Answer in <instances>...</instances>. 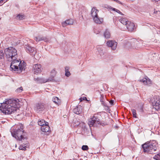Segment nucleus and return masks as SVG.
<instances>
[{"mask_svg": "<svg viewBox=\"0 0 160 160\" xmlns=\"http://www.w3.org/2000/svg\"><path fill=\"white\" fill-rule=\"evenodd\" d=\"M24 16L23 15H18L17 17V18L20 20H22L24 18Z\"/></svg>", "mask_w": 160, "mask_h": 160, "instance_id": "34", "label": "nucleus"}, {"mask_svg": "<svg viewBox=\"0 0 160 160\" xmlns=\"http://www.w3.org/2000/svg\"><path fill=\"white\" fill-rule=\"evenodd\" d=\"M41 66L40 64H37L33 66V72L34 74H38L42 71Z\"/></svg>", "mask_w": 160, "mask_h": 160, "instance_id": "11", "label": "nucleus"}, {"mask_svg": "<svg viewBox=\"0 0 160 160\" xmlns=\"http://www.w3.org/2000/svg\"><path fill=\"white\" fill-rule=\"evenodd\" d=\"M25 49L26 52L29 53L31 55L34 56L36 53V50L35 49L29 45L26 46Z\"/></svg>", "mask_w": 160, "mask_h": 160, "instance_id": "12", "label": "nucleus"}, {"mask_svg": "<svg viewBox=\"0 0 160 160\" xmlns=\"http://www.w3.org/2000/svg\"><path fill=\"white\" fill-rule=\"evenodd\" d=\"M34 39L36 42H39L41 41H44L46 42L47 41V39L45 37H42L40 35L35 37Z\"/></svg>", "mask_w": 160, "mask_h": 160, "instance_id": "18", "label": "nucleus"}, {"mask_svg": "<svg viewBox=\"0 0 160 160\" xmlns=\"http://www.w3.org/2000/svg\"><path fill=\"white\" fill-rule=\"evenodd\" d=\"M106 44L108 47L111 48L113 50L116 49L117 46V42L112 40H108Z\"/></svg>", "mask_w": 160, "mask_h": 160, "instance_id": "10", "label": "nucleus"}, {"mask_svg": "<svg viewBox=\"0 0 160 160\" xmlns=\"http://www.w3.org/2000/svg\"><path fill=\"white\" fill-rule=\"evenodd\" d=\"M52 101L56 104L59 105L60 104L61 100L59 98L56 97L54 96L52 97Z\"/></svg>", "mask_w": 160, "mask_h": 160, "instance_id": "21", "label": "nucleus"}, {"mask_svg": "<svg viewBox=\"0 0 160 160\" xmlns=\"http://www.w3.org/2000/svg\"><path fill=\"white\" fill-rule=\"evenodd\" d=\"M57 72L55 69H53L51 71L50 77L48 79H44L42 78H37L36 79L37 82L39 83H45L49 81H53L54 79V78Z\"/></svg>", "mask_w": 160, "mask_h": 160, "instance_id": "6", "label": "nucleus"}, {"mask_svg": "<svg viewBox=\"0 0 160 160\" xmlns=\"http://www.w3.org/2000/svg\"><path fill=\"white\" fill-rule=\"evenodd\" d=\"M98 10L94 8H92L91 12V15L92 18H93L98 16Z\"/></svg>", "mask_w": 160, "mask_h": 160, "instance_id": "17", "label": "nucleus"}, {"mask_svg": "<svg viewBox=\"0 0 160 160\" xmlns=\"http://www.w3.org/2000/svg\"><path fill=\"white\" fill-rule=\"evenodd\" d=\"M94 32L96 34H98L100 32V31L98 28H94Z\"/></svg>", "mask_w": 160, "mask_h": 160, "instance_id": "31", "label": "nucleus"}, {"mask_svg": "<svg viewBox=\"0 0 160 160\" xmlns=\"http://www.w3.org/2000/svg\"><path fill=\"white\" fill-rule=\"evenodd\" d=\"M69 68L68 67H66L65 68V75L67 77H69L70 75V73L69 72Z\"/></svg>", "mask_w": 160, "mask_h": 160, "instance_id": "26", "label": "nucleus"}, {"mask_svg": "<svg viewBox=\"0 0 160 160\" xmlns=\"http://www.w3.org/2000/svg\"><path fill=\"white\" fill-rule=\"evenodd\" d=\"M103 36L105 38L108 39L110 38L111 37V34L109 30L106 29L103 33Z\"/></svg>", "mask_w": 160, "mask_h": 160, "instance_id": "22", "label": "nucleus"}, {"mask_svg": "<svg viewBox=\"0 0 160 160\" xmlns=\"http://www.w3.org/2000/svg\"><path fill=\"white\" fill-rule=\"evenodd\" d=\"M45 109V104L43 103L38 102L35 104L34 111L37 113H42Z\"/></svg>", "mask_w": 160, "mask_h": 160, "instance_id": "9", "label": "nucleus"}, {"mask_svg": "<svg viewBox=\"0 0 160 160\" xmlns=\"http://www.w3.org/2000/svg\"><path fill=\"white\" fill-rule=\"evenodd\" d=\"M120 21L123 24L126 25L127 24L128 22V21L126 18H121L120 19Z\"/></svg>", "mask_w": 160, "mask_h": 160, "instance_id": "25", "label": "nucleus"}, {"mask_svg": "<svg viewBox=\"0 0 160 160\" xmlns=\"http://www.w3.org/2000/svg\"><path fill=\"white\" fill-rule=\"evenodd\" d=\"M114 100H111L110 101H109V103L111 105H113Z\"/></svg>", "mask_w": 160, "mask_h": 160, "instance_id": "38", "label": "nucleus"}, {"mask_svg": "<svg viewBox=\"0 0 160 160\" xmlns=\"http://www.w3.org/2000/svg\"><path fill=\"white\" fill-rule=\"evenodd\" d=\"M102 98V97H100V102H101L102 104V105L103 106H104L105 107H106L107 108H108V107L107 105V103L104 101V100H102V98Z\"/></svg>", "mask_w": 160, "mask_h": 160, "instance_id": "28", "label": "nucleus"}, {"mask_svg": "<svg viewBox=\"0 0 160 160\" xmlns=\"http://www.w3.org/2000/svg\"><path fill=\"white\" fill-rule=\"evenodd\" d=\"M5 54L8 61L11 62L12 59L17 58L18 57L17 51L12 47H9L4 50Z\"/></svg>", "mask_w": 160, "mask_h": 160, "instance_id": "5", "label": "nucleus"}, {"mask_svg": "<svg viewBox=\"0 0 160 160\" xmlns=\"http://www.w3.org/2000/svg\"><path fill=\"white\" fill-rule=\"evenodd\" d=\"M73 112L77 114H79L82 112V107L81 105H78L73 109Z\"/></svg>", "mask_w": 160, "mask_h": 160, "instance_id": "15", "label": "nucleus"}, {"mask_svg": "<svg viewBox=\"0 0 160 160\" xmlns=\"http://www.w3.org/2000/svg\"><path fill=\"white\" fill-rule=\"evenodd\" d=\"M12 136L19 141L27 140V136L23 130V126L18 124L16 126L12 127L11 130Z\"/></svg>", "mask_w": 160, "mask_h": 160, "instance_id": "2", "label": "nucleus"}, {"mask_svg": "<svg viewBox=\"0 0 160 160\" xmlns=\"http://www.w3.org/2000/svg\"><path fill=\"white\" fill-rule=\"evenodd\" d=\"M139 81L142 82L145 85L150 86L152 84V81L147 77H145L144 78L140 80Z\"/></svg>", "mask_w": 160, "mask_h": 160, "instance_id": "13", "label": "nucleus"}, {"mask_svg": "<svg viewBox=\"0 0 160 160\" xmlns=\"http://www.w3.org/2000/svg\"><path fill=\"white\" fill-rule=\"evenodd\" d=\"M153 108L157 110L160 109V96H154L152 100Z\"/></svg>", "mask_w": 160, "mask_h": 160, "instance_id": "8", "label": "nucleus"}, {"mask_svg": "<svg viewBox=\"0 0 160 160\" xmlns=\"http://www.w3.org/2000/svg\"><path fill=\"white\" fill-rule=\"evenodd\" d=\"M133 117L135 118H137L136 111L134 109H132L131 110Z\"/></svg>", "mask_w": 160, "mask_h": 160, "instance_id": "30", "label": "nucleus"}, {"mask_svg": "<svg viewBox=\"0 0 160 160\" xmlns=\"http://www.w3.org/2000/svg\"><path fill=\"white\" fill-rule=\"evenodd\" d=\"M3 57V53L2 51H0V59H2Z\"/></svg>", "mask_w": 160, "mask_h": 160, "instance_id": "36", "label": "nucleus"}, {"mask_svg": "<svg viewBox=\"0 0 160 160\" xmlns=\"http://www.w3.org/2000/svg\"><path fill=\"white\" fill-rule=\"evenodd\" d=\"M78 125L80 127H82V128L84 129L86 128V124L83 122H81Z\"/></svg>", "mask_w": 160, "mask_h": 160, "instance_id": "29", "label": "nucleus"}, {"mask_svg": "<svg viewBox=\"0 0 160 160\" xmlns=\"http://www.w3.org/2000/svg\"><path fill=\"white\" fill-rule=\"evenodd\" d=\"M23 91V88L22 87H21L19 88H17L16 90V92H21Z\"/></svg>", "mask_w": 160, "mask_h": 160, "instance_id": "32", "label": "nucleus"}, {"mask_svg": "<svg viewBox=\"0 0 160 160\" xmlns=\"http://www.w3.org/2000/svg\"><path fill=\"white\" fill-rule=\"evenodd\" d=\"M155 141L147 142L142 145L144 152L155 154L158 150Z\"/></svg>", "mask_w": 160, "mask_h": 160, "instance_id": "4", "label": "nucleus"}, {"mask_svg": "<svg viewBox=\"0 0 160 160\" xmlns=\"http://www.w3.org/2000/svg\"><path fill=\"white\" fill-rule=\"evenodd\" d=\"M82 149L83 150H87L88 149V147L87 145H83L82 146Z\"/></svg>", "mask_w": 160, "mask_h": 160, "instance_id": "33", "label": "nucleus"}, {"mask_svg": "<svg viewBox=\"0 0 160 160\" xmlns=\"http://www.w3.org/2000/svg\"><path fill=\"white\" fill-rule=\"evenodd\" d=\"M159 0H152V1L153 2H158V1H159Z\"/></svg>", "mask_w": 160, "mask_h": 160, "instance_id": "39", "label": "nucleus"}, {"mask_svg": "<svg viewBox=\"0 0 160 160\" xmlns=\"http://www.w3.org/2000/svg\"><path fill=\"white\" fill-rule=\"evenodd\" d=\"M153 158L156 160H160V152L157 155H155L154 157Z\"/></svg>", "mask_w": 160, "mask_h": 160, "instance_id": "27", "label": "nucleus"}, {"mask_svg": "<svg viewBox=\"0 0 160 160\" xmlns=\"http://www.w3.org/2000/svg\"><path fill=\"white\" fill-rule=\"evenodd\" d=\"M73 20L72 19L67 20L62 23V25L63 27H66L67 25H72L73 23Z\"/></svg>", "mask_w": 160, "mask_h": 160, "instance_id": "16", "label": "nucleus"}, {"mask_svg": "<svg viewBox=\"0 0 160 160\" xmlns=\"http://www.w3.org/2000/svg\"><path fill=\"white\" fill-rule=\"evenodd\" d=\"M41 130L44 132H48L50 131V127L48 125V124L45 125H44L41 127Z\"/></svg>", "mask_w": 160, "mask_h": 160, "instance_id": "19", "label": "nucleus"}, {"mask_svg": "<svg viewBox=\"0 0 160 160\" xmlns=\"http://www.w3.org/2000/svg\"><path fill=\"white\" fill-rule=\"evenodd\" d=\"M15 147H17V145H16H16H15Z\"/></svg>", "mask_w": 160, "mask_h": 160, "instance_id": "42", "label": "nucleus"}, {"mask_svg": "<svg viewBox=\"0 0 160 160\" xmlns=\"http://www.w3.org/2000/svg\"><path fill=\"white\" fill-rule=\"evenodd\" d=\"M93 19L94 22L97 24H100L103 22V19L102 18H99L98 16L93 18Z\"/></svg>", "mask_w": 160, "mask_h": 160, "instance_id": "20", "label": "nucleus"}, {"mask_svg": "<svg viewBox=\"0 0 160 160\" xmlns=\"http://www.w3.org/2000/svg\"><path fill=\"white\" fill-rule=\"evenodd\" d=\"M17 58L12 59L10 65V69L11 70L17 72L18 73H20L23 70H25L26 65L23 61L16 59Z\"/></svg>", "mask_w": 160, "mask_h": 160, "instance_id": "3", "label": "nucleus"}, {"mask_svg": "<svg viewBox=\"0 0 160 160\" xmlns=\"http://www.w3.org/2000/svg\"><path fill=\"white\" fill-rule=\"evenodd\" d=\"M160 12L159 11H158V10H156V9H154V13L156 14H158V13H159Z\"/></svg>", "mask_w": 160, "mask_h": 160, "instance_id": "37", "label": "nucleus"}, {"mask_svg": "<svg viewBox=\"0 0 160 160\" xmlns=\"http://www.w3.org/2000/svg\"><path fill=\"white\" fill-rule=\"evenodd\" d=\"M101 97H102V98H102V100H103V99H104V98H103L104 96L102 95L101 96Z\"/></svg>", "mask_w": 160, "mask_h": 160, "instance_id": "40", "label": "nucleus"}, {"mask_svg": "<svg viewBox=\"0 0 160 160\" xmlns=\"http://www.w3.org/2000/svg\"><path fill=\"white\" fill-rule=\"evenodd\" d=\"M28 147L29 145L28 143H26L25 144L23 143L19 147V150H26V148Z\"/></svg>", "mask_w": 160, "mask_h": 160, "instance_id": "23", "label": "nucleus"}, {"mask_svg": "<svg viewBox=\"0 0 160 160\" xmlns=\"http://www.w3.org/2000/svg\"><path fill=\"white\" fill-rule=\"evenodd\" d=\"M112 10L113 11H116L118 13H119L122 15V13L121 12H120V11L119 10H118L117 9L115 8H113Z\"/></svg>", "mask_w": 160, "mask_h": 160, "instance_id": "35", "label": "nucleus"}, {"mask_svg": "<svg viewBox=\"0 0 160 160\" xmlns=\"http://www.w3.org/2000/svg\"><path fill=\"white\" fill-rule=\"evenodd\" d=\"M100 124V121L95 115L91 117L88 122V124L90 127L92 126H97L98 125Z\"/></svg>", "mask_w": 160, "mask_h": 160, "instance_id": "7", "label": "nucleus"}, {"mask_svg": "<svg viewBox=\"0 0 160 160\" xmlns=\"http://www.w3.org/2000/svg\"><path fill=\"white\" fill-rule=\"evenodd\" d=\"M128 30L130 31H132L134 28V24L130 21H128L127 24L126 25Z\"/></svg>", "mask_w": 160, "mask_h": 160, "instance_id": "14", "label": "nucleus"}, {"mask_svg": "<svg viewBox=\"0 0 160 160\" xmlns=\"http://www.w3.org/2000/svg\"><path fill=\"white\" fill-rule=\"evenodd\" d=\"M87 99V98H86V97H84V98H83V100H85V99Z\"/></svg>", "mask_w": 160, "mask_h": 160, "instance_id": "41", "label": "nucleus"}, {"mask_svg": "<svg viewBox=\"0 0 160 160\" xmlns=\"http://www.w3.org/2000/svg\"><path fill=\"white\" fill-rule=\"evenodd\" d=\"M38 123L39 125L42 127V126L48 124V123L47 122H45V121L43 119H39L38 120Z\"/></svg>", "mask_w": 160, "mask_h": 160, "instance_id": "24", "label": "nucleus"}, {"mask_svg": "<svg viewBox=\"0 0 160 160\" xmlns=\"http://www.w3.org/2000/svg\"><path fill=\"white\" fill-rule=\"evenodd\" d=\"M1 104L0 110L5 114H10L14 112L19 106L18 99H6Z\"/></svg>", "mask_w": 160, "mask_h": 160, "instance_id": "1", "label": "nucleus"}]
</instances>
